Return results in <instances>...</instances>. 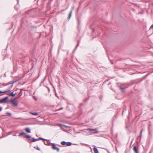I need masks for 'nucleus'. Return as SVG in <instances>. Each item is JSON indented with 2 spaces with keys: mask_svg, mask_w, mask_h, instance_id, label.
Masks as SVG:
<instances>
[{
  "mask_svg": "<svg viewBox=\"0 0 153 153\" xmlns=\"http://www.w3.org/2000/svg\"><path fill=\"white\" fill-rule=\"evenodd\" d=\"M8 97H6L0 100V104L2 103H6L7 102Z\"/></svg>",
  "mask_w": 153,
  "mask_h": 153,
  "instance_id": "nucleus-1",
  "label": "nucleus"
},
{
  "mask_svg": "<svg viewBox=\"0 0 153 153\" xmlns=\"http://www.w3.org/2000/svg\"><path fill=\"white\" fill-rule=\"evenodd\" d=\"M10 102L14 106H17L18 105L17 101H16L14 99L11 100Z\"/></svg>",
  "mask_w": 153,
  "mask_h": 153,
  "instance_id": "nucleus-2",
  "label": "nucleus"
},
{
  "mask_svg": "<svg viewBox=\"0 0 153 153\" xmlns=\"http://www.w3.org/2000/svg\"><path fill=\"white\" fill-rule=\"evenodd\" d=\"M51 144L52 145V149L54 150H56L57 151L59 152V149L56 147V144L53 143H51Z\"/></svg>",
  "mask_w": 153,
  "mask_h": 153,
  "instance_id": "nucleus-3",
  "label": "nucleus"
},
{
  "mask_svg": "<svg viewBox=\"0 0 153 153\" xmlns=\"http://www.w3.org/2000/svg\"><path fill=\"white\" fill-rule=\"evenodd\" d=\"M16 82V81H11L10 82H9L7 84H3L2 85H3L4 86H7L9 85H10V84H12L11 85V87H12L13 86V84Z\"/></svg>",
  "mask_w": 153,
  "mask_h": 153,
  "instance_id": "nucleus-4",
  "label": "nucleus"
},
{
  "mask_svg": "<svg viewBox=\"0 0 153 153\" xmlns=\"http://www.w3.org/2000/svg\"><path fill=\"white\" fill-rule=\"evenodd\" d=\"M133 150L134 153H139V149L138 147H137L135 146H134Z\"/></svg>",
  "mask_w": 153,
  "mask_h": 153,
  "instance_id": "nucleus-5",
  "label": "nucleus"
},
{
  "mask_svg": "<svg viewBox=\"0 0 153 153\" xmlns=\"http://www.w3.org/2000/svg\"><path fill=\"white\" fill-rule=\"evenodd\" d=\"M14 91H13V92H11L10 93H9V94L7 93V94L9 95L10 96H12V97H14V96H15V95L16 94V93L14 94Z\"/></svg>",
  "mask_w": 153,
  "mask_h": 153,
  "instance_id": "nucleus-6",
  "label": "nucleus"
},
{
  "mask_svg": "<svg viewBox=\"0 0 153 153\" xmlns=\"http://www.w3.org/2000/svg\"><path fill=\"white\" fill-rule=\"evenodd\" d=\"M37 141H38V138L35 139L33 137H32L31 139V141L32 142H35Z\"/></svg>",
  "mask_w": 153,
  "mask_h": 153,
  "instance_id": "nucleus-7",
  "label": "nucleus"
},
{
  "mask_svg": "<svg viewBox=\"0 0 153 153\" xmlns=\"http://www.w3.org/2000/svg\"><path fill=\"white\" fill-rule=\"evenodd\" d=\"M25 135H26V134L25 133L23 132L20 133L19 134V136H21L24 137V136H25Z\"/></svg>",
  "mask_w": 153,
  "mask_h": 153,
  "instance_id": "nucleus-8",
  "label": "nucleus"
},
{
  "mask_svg": "<svg viewBox=\"0 0 153 153\" xmlns=\"http://www.w3.org/2000/svg\"><path fill=\"white\" fill-rule=\"evenodd\" d=\"M26 132L27 133H30L31 132L29 128H26L25 129Z\"/></svg>",
  "mask_w": 153,
  "mask_h": 153,
  "instance_id": "nucleus-9",
  "label": "nucleus"
},
{
  "mask_svg": "<svg viewBox=\"0 0 153 153\" xmlns=\"http://www.w3.org/2000/svg\"><path fill=\"white\" fill-rule=\"evenodd\" d=\"M72 143L71 142H66V146H70L72 145Z\"/></svg>",
  "mask_w": 153,
  "mask_h": 153,
  "instance_id": "nucleus-10",
  "label": "nucleus"
},
{
  "mask_svg": "<svg viewBox=\"0 0 153 153\" xmlns=\"http://www.w3.org/2000/svg\"><path fill=\"white\" fill-rule=\"evenodd\" d=\"M24 137L25 138H27L29 140H31V136H29V135L26 134V135H25V136H24Z\"/></svg>",
  "mask_w": 153,
  "mask_h": 153,
  "instance_id": "nucleus-11",
  "label": "nucleus"
},
{
  "mask_svg": "<svg viewBox=\"0 0 153 153\" xmlns=\"http://www.w3.org/2000/svg\"><path fill=\"white\" fill-rule=\"evenodd\" d=\"M94 153H98V149L95 147H94L93 149Z\"/></svg>",
  "mask_w": 153,
  "mask_h": 153,
  "instance_id": "nucleus-12",
  "label": "nucleus"
},
{
  "mask_svg": "<svg viewBox=\"0 0 153 153\" xmlns=\"http://www.w3.org/2000/svg\"><path fill=\"white\" fill-rule=\"evenodd\" d=\"M11 90L10 89H9L8 91H3V93H7L8 94L10 93L11 92Z\"/></svg>",
  "mask_w": 153,
  "mask_h": 153,
  "instance_id": "nucleus-13",
  "label": "nucleus"
},
{
  "mask_svg": "<svg viewBox=\"0 0 153 153\" xmlns=\"http://www.w3.org/2000/svg\"><path fill=\"white\" fill-rule=\"evenodd\" d=\"M44 143L45 145L47 146H49L51 143L50 142H47L46 143L44 141Z\"/></svg>",
  "mask_w": 153,
  "mask_h": 153,
  "instance_id": "nucleus-14",
  "label": "nucleus"
},
{
  "mask_svg": "<svg viewBox=\"0 0 153 153\" xmlns=\"http://www.w3.org/2000/svg\"><path fill=\"white\" fill-rule=\"evenodd\" d=\"M30 113L31 114H32V115H35V116H36V115H38V113L37 112H30Z\"/></svg>",
  "mask_w": 153,
  "mask_h": 153,
  "instance_id": "nucleus-15",
  "label": "nucleus"
},
{
  "mask_svg": "<svg viewBox=\"0 0 153 153\" xmlns=\"http://www.w3.org/2000/svg\"><path fill=\"white\" fill-rule=\"evenodd\" d=\"M72 10H71L70 12V13H69V16H68V20H69L71 16V14H72Z\"/></svg>",
  "mask_w": 153,
  "mask_h": 153,
  "instance_id": "nucleus-16",
  "label": "nucleus"
},
{
  "mask_svg": "<svg viewBox=\"0 0 153 153\" xmlns=\"http://www.w3.org/2000/svg\"><path fill=\"white\" fill-rule=\"evenodd\" d=\"M66 142L64 141H62L61 142V143L63 145H66Z\"/></svg>",
  "mask_w": 153,
  "mask_h": 153,
  "instance_id": "nucleus-17",
  "label": "nucleus"
},
{
  "mask_svg": "<svg viewBox=\"0 0 153 153\" xmlns=\"http://www.w3.org/2000/svg\"><path fill=\"white\" fill-rule=\"evenodd\" d=\"M34 148L36 149H37L38 150L40 151V149L38 147V146H34Z\"/></svg>",
  "mask_w": 153,
  "mask_h": 153,
  "instance_id": "nucleus-18",
  "label": "nucleus"
},
{
  "mask_svg": "<svg viewBox=\"0 0 153 153\" xmlns=\"http://www.w3.org/2000/svg\"><path fill=\"white\" fill-rule=\"evenodd\" d=\"M119 87L122 90L123 92L124 91V88H122L121 86H119Z\"/></svg>",
  "mask_w": 153,
  "mask_h": 153,
  "instance_id": "nucleus-19",
  "label": "nucleus"
},
{
  "mask_svg": "<svg viewBox=\"0 0 153 153\" xmlns=\"http://www.w3.org/2000/svg\"><path fill=\"white\" fill-rule=\"evenodd\" d=\"M142 132H143V130L141 129L140 130V139L141 138L142 134Z\"/></svg>",
  "mask_w": 153,
  "mask_h": 153,
  "instance_id": "nucleus-20",
  "label": "nucleus"
},
{
  "mask_svg": "<svg viewBox=\"0 0 153 153\" xmlns=\"http://www.w3.org/2000/svg\"><path fill=\"white\" fill-rule=\"evenodd\" d=\"M6 114H7V115H9V116H11V113H10V112H7L6 113Z\"/></svg>",
  "mask_w": 153,
  "mask_h": 153,
  "instance_id": "nucleus-21",
  "label": "nucleus"
},
{
  "mask_svg": "<svg viewBox=\"0 0 153 153\" xmlns=\"http://www.w3.org/2000/svg\"><path fill=\"white\" fill-rule=\"evenodd\" d=\"M61 125V126L63 127H64V128H68V126H65L64 125H62V124H61V125Z\"/></svg>",
  "mask_w": 153,
  "mask_h": 153,
  "instance_id": "nucleus-22",
  "label": "nucleus"
},
{
  "mask_svg": "<svg viewBox=\"0 0 153 153\" xmlns=\"http://www.w3.org/2000/svg\"><path fill=\"white\" fill-rule=\"evenodd\" d=\"M87 130H90V131H96V130H95V129H88Z\"/></svg>",
  "mask_w": 153,
  "mask_h": 153,
  "instance_id": "nucleus-23",
  "label": "nucleus"
},
{
  "mask_svg": "<svg viewBox=\"0 0 153 153\" xmlns=\"http://www.w3.org/2000/svg\"><path fill=\"white\" fill-rule=\"evenodd\" d=\"M79 41L78 42H77V46H76V49L77 48V47L78 46H79Z\"/></svg>",
  "mask_w": 153,
  "mask_h": 153,
  "instance_id": "nucleus-24",
  "label": "nucleus"
},
{
  "mask_svg": "<svg viewBox=\"0 0 153 153\" xmlns=\"http://www.w3.org/2000/svg\"><path fill=\"white\" fill-rule=\"evenodd\" d=\"M38 139V140H42V139H43V138L42 137H39Z\"/></svg>",
  "mask_w": 153,
  "mask_h": 153,
  "instance_id": "nucleus-25",
  "label": "nucleus"
},
{
  "mask_svg": "<svg viewBox=\"0 0 153 153\" xmlns=\"http://www.w3.org/2000/svg\"><path fill=\"white\" fill-rule=\"evenodd\" d=\"M42 140H47V141H50V140H47V139H45L43 138Z\"/></svg>",
  "mask_w": 153,
  "mask_h": 153,
  "instance_id": "nucleus-26",
  "label": "nucleus"
},
{
  "mask_svg": "<svg viewBox=\"0 0 153 153\" xmlns=\"http://www.w3.org/2000/svg\"><path fill=\"white\" fill-rule=\"evenodd\" d=\"M153 28V25H152L150 27V29H151L152 28Z\"/></svg>",
  "mask_w": 153,
  "mask_h": 153,
  "instance_id": "nucleus-27",
  "label": "nucleus"
},
{
  "mask_svg": "<svg viewBox=\"0 0 153 153\" xmlns=\"http://www.w3.org/2000/svg\"><path fill=\"white\" fill-rule=\"evenodd\" d=\"M77 20L78 21V24H79V23H80V22L79 21V18L77 19Z\"/></svg>",
  "mask_w": 153,
  "mask_h": 153,
  "instance_id": "nucleus-28",
  "label": "nucleus"
},
{
  "mask_svg": "<svg viewBox=\"0 0 153 153\" xmlns=\"http://www.w3.org/2000/svg\"><path fill=\"white\" fill-rule=\"evenodd\" d=\"M2 110V107H0V111H1Z\"/></svg>",
  "mask_w": 153,
  "mask_h": 153,
  "instance_id": "nucleus-29",
  "label": "nucleus"
},
{
  "mask_svg": "<svg viewBox=\"0 0 153 153\" xmlns=\"http://www.w3.org/2000/svg\"><path fill=\"white\" fill-rule=\"evenodd\" d=\"M63 109V108H61L59 109V110H62Z\"/></svg>",
  "mask_w": 153,
  "mask_h": 153,
  "instance_id": "nucleus-30",
  "label": "nucleus"
},
{
  "mask_svg": "<svg viewBox=\"0 0 153 153\" xmlns=\"http://www.w3.org/2000/svg\"><path fill=\"white\" fill-rule=\"evenodd\" d=\"M13 136H16V134H13Z\"/></svg>",
  "mask_w": 153,
  "mask_h": 153,
  "instance_id": "nucleus-31",
  "label": "nucleus"
},
{
  "mask_svg": "<svg viewBox=\"0 0 153 153\" xmlns=\"http://www.w3.org/2000/svg\"><path fill=\"white\" fill-rule=\"evenodd\" d=\"M3 93V91H0V94Z\"/></svg>",
  "mask_w": 153,
  "mask_h": 153,
  "instance_id": "nucleus-32",
  "label": "nucleus"
},
{
  "mask_svg": "<svg viewBox=\"0 0 153 153\" xmlns=\"http://www.w3.org/2000/svg\"><path fill=\"white\" fill-rule=\"evenodd\" d=\"M83 105V104H82L81 103L80 105V106H81L82 105Z\"/></svg>",
  "mask_w": 153,
  "mask_h": 153,
  "instance_id": "nucleus-33",
  "label": "nucleus"
},
{
  "mask_svg": "<svg viewBox=\"0 0 153 153\" xmlns=\"http://www.w3.org/2000/svg\"><path fill=\"white\" fill-rule=\"evenodd\" d=\"M17 3L18 4L19 3V0H17Z\"/></svg>",
  "mask_w": 153,
  "mask_h": 153,
  "instance_id": "nucleus-34",
  "label": "nucleus"
},
{
  "mask_svg": "<svg viewBox=\"0 0 153 153\" xmlns=\"http://www.w3.org/2000/svg\"><path fill=\"white\" fill-rule=\"evenodd\" d=\"M4 76L5 77H6V74L5 73L4 74Z\"/></svg>",
  "mask_w": 153,
  "mask_h": 153,
  "instance_id": "nucleus-35",
  "label": "nucleus"
},
{
  "mask_svg": "<svg viewBox=\"0 0 153 153\" xmlns=\"http://www.w3.org/2000/svg\"><path fill=\"white\" fill-rule=\"evenodd\" d=\"M97 132H94V133H97Z\"/></svg>",
  "mask_w": 153,
  "mask_h": 153,
  "instance_id": "nucleus-36",
  "label": "nucleus"
},
{
  "mask_svg": "<svg viewBox=\"0 0 153 153\" xmlns=\"http://www.w3.org/2000/svg\"><path fill=\"white\" fill-rule=\"evenodd\" d=\"M79 8H78L77 9V10H79Z\"/></svg>",
  "mask_w": 153,
  "mask_h": 153,
  "instance_id": "nucleus-37",
  "label": "nucleus"
}]
</instances>
